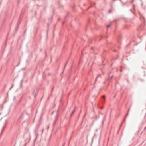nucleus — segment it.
<instances>
[{"instance_id": "6", "label": "nucleus", "mask_w": 146, "mask_h": 146, "mask_svg": "<svg viewBox=\"0 0 146 146\" xmlns=\"http://www.w3.org/2000/svg\"><path fill=\"white\" fill-rule=\"evenodd\" d=\"M113 77V74L112 73H110L109 75V78L111 79Z\"/></svg>"}, {"instance_id": "31", "label": "nucleus", "mask_w": 146, "mask_h": 146, "mask_svg": "<svg viewBox=\"0 0 146 146\" xmlns=\"http://www.w3.org/2000/svg\"><path fill=\"white\" fill-rule=\"evenodd\" d=\"M122 124L121 125H120V127H121V126H122Z\"/></svg>"}, {"instance_id": "11", "label": "nucleus", "mask_w": 146, "mask_h": 146, "mask_svg": "<svg viewBox=\"0 0 146 146\" xmlns=\"http://www.w3.org/2000/svg\"><path fill=\"white\" fill-rule=\"evenodd\" d=\"M138 39H139L140 40V41H139V42H140L141 41V39L140 37H139L137 36V40H138Z\"/></svg>"}, {"instance_id": "35", "label": "nucleus", "mask_w": 146, "mask_h": 146, "mask_svg": "<svg viewBox=\"0 0 146 146\" xmlns=\"http://www.w3.org/2000/svg\"><path fill=\"white\" fill-rule=\"evenodd\" d=\"M26 113L27 114V115H28V113Z\"/></svg>"}, {"instance_id": "15", "label": "nucleus", "mask_w": 146, "mask_h": 146, "mask_svg": "<svg viewBox=\"0 0 146 146\" xmlns=\"http://www.w3.org/2000/svg\"><path fill=\"white\" fill-rule=\"evenodd\" d=\"M38 129L37 128H36V130H35V134H36V135H37V132H36V131Z\"/></svg>"}, {"instance_id": "39", "label": "nucleus", "mask_w": 146, "mask_h": 146, "mask_svg": "<svg viewBox=\"0 0 146 146\" xmlns=\"http://www.w3.org/2000/svg\"><path fill=\"white\" fill-rule=\"evenodd\" d=\"M120 1H121V0H120Z\"/></svg>"}, {"instance_id": "4", "label": "nucleus", "mask_w": 146, "mask_h": 146, "mask_svg": "<svg viewBox=\"0 0 146 146\" xmlns=\"http://www.w3.org/2000/svg\"><path fill=\"white\" fill-rule=\"evenodd\" d=\"M6 124H5L4 125V127H3V128L2 129V131H1V133L0 134V135H1L2 134L3 132V130H4V129H5V128L6 127Z\"/></svg>"}, {"instance_id": "10", "label": "nucleus", "mask_w": 146, "mask_h": 146, "mask_svg": "<svg viewBox=\"0 0 146 146\" xmlns=\"http://www.w3.org/2000/svg\"><path fill=\"white\" fill-rule=\"evenodd\" d=\"M19 27V25H18V26L17 25L16 27V28H15V31H17L18 28Z\"/></svg>"}, {"instance_id": "30", "label": "nucleus", "mask_w": 146, "mask_h": 146, "mask_svg": "<svg viewBox=\"0 0 146 146\" xmlns=\"http://www.w3.org/2000/svg\"><path fill=\"white\" fill-rule=\"evenodd\" d=\"M143 131H142L141 132V134L142 133H143Z\"/></svg>"}, {"instance_id": "17", "label": "nucleus", "mask_w": 146, "mask_h": 146, "mask_svg": "<svg viewBox=\"0 0 146 146\" xmlns=\"http://www.w3.org/2000/svg\"><path fill=\"white\" fill-rule=\"evenodd\" d=\"M22 81H21V83H20V87H22V84H22Z\"/></svg>"}, {"instance_id": "36", "label": "nucleus", "mask_w": 146, "mask_h": 146, "mask_svg": "<svg viewBox=\"0 0 146 146\" xmlns=\"http://www.w3.org/2000/svg\"><path fill=\"white\" fill-rule=\"evenodd\" d=\"M93 48V47H92V48H91V49H92Z\"/></svg>"}, {"instance_id": "38", "label": "nucleus", "mask_w": 146, "mask_h": 146, "mask_svg": "<svg viewBox=\"0 0 146 146\" xmlns=\"http://www.w3.org/2000/svg\"><path fill=\"white\" fill-rule=\"evenodd\" d=\"M99 40H100V39H99Z\"/></svg>"}, {"instance_id": "37", "label": "nucleus", "mask_w": 146, "mask_h": 146, "mask_svg": "<svg viewBox=\"0 0 146 146\" xmlns=\"http://www.w3.org/2000/svg\"><path fill=\"white\" fill-rule=\"evenodd\" d=\"M133 1L132 2V3H133Z\"/></svg>"}, {"instance_id": "24", "label": "nucleus", "mask_w": 146, "mask_h": 146, "mask_svg": "<svg viewBox=\"0 0 146 146\" xmlns=\"http://www.w3.org/2000/svg\"><path fill=\"white\" fill-rule=\"evenodd\" d=\"M120 72H122V70L121 69V70H120Z\"/></svg>"}, {"instance_id": "3", "label": "nucleus", "mask_w": 146, "mask_h": 146, "mask_svg": "<svg viewBox=\"0 0 146 146\" xmlns=\"http://www.w3.org/2000/svg\"><path fill=\"white\" fill-rule=\"evenodd\" d=\"M21 17H20L18 21L17 24V25L18 26V25H19L21 21Z\"/></svg>"}, {"instance_id": "22", "label": "nucleus", "mask_w": 146, "mask_h": 146, "mask_svg": "<svg viewBox=\"0 0 146 146\" xmlns=\"http://www.w3.org/2000/svg\"><path fill=\"white\" fill-rule=\"evenodd\" d=\"M49 128V126H48L47 128V129L48 130Z\"/></svg>"}, {"instance_id": "28", "label": "nucleus", "mask_w": 146, "mask_h": 146, "mask_svg": "<svg viewBox=\"0 0 146 146\" xmlns=\"http://www.w3.org/2000/svg\"><path fill=\"white\" fill-rule=\"evenodd\" d=\"M146 129V127L144 128V130H145Z\"/></svg>"}, {"instance_id": "27", "label": "nucleus", "mask_w": 146, "mask_h": 146, "mask_svg": "<svg viewBox=\"0 0 146 146\" xmlns=\"http://www.w3.org/2000/svg\"><path fill=\"white\" fill-rule=\"evenodd\" d=\"M146 129V127L144 128V130H145Z\"/></svg>"}, {"instance_id": "18", "label": "nucleus", "mask_w": 146, "mask_h": 146, "mask_svg": "<svg viewBox=\"0 0 146 146\" xmlns=\"http://www.w3.org/2000/svg\"><path fill=\"white\" fill-rule=\"evenodd\" d=\"M109 13H111L112 12V11L111 10H110L108 11Z\"/></svg>"}, {"instance_id": "13", "label": "nucleus", "mask_w": 146, "mask_h": 146, "mask_svg": "<svg viewBox=\"0 0 146 146\" xmlns=\"http://www.w3.org/2000/svg\"><path fill=\"white\" fill-rule=\"evenodd\" d=\"M67 63V62H66L64 65V68H63V71L65 69V67Z\"/></svg>"}, {"instance_id": "20", "label": "nucleus", "mask_w": 146, "mask_h": 146, "mask_svg": "<svg viewBox=\"0 0 146 146\" xmlns=\"http://www.w3.org/2000/svg\"><path fill=\"white\" fill-rule=\"evenodd\" d=\"M102 98H103L104 99L105 98V96L103 95L102 96Z\"/></svg>"}, {"instance_id": "12", "label": "nucleus", "mask_w": 146, "mask_h": 146, "mask_svg": "<svg viewBox=\"0 0 146 146\" xmlns=\"http://www.w3.org/2000/svg\"><path fill=\"white\" fill-rule=\"evenodd\" d=\"M33 94L34 95V97H35L36 96V94L35 93V91H34L33 92Z\"/></svg>"}, {"instance_id": "21", "label": "nucleus", "mask_w": 146, "mask_h": 146, "mask_svg": "<svg viewBox=\"0 0 146 146\" xmlns=\"http://www.w3.org/2000/svg\"><path fill=\"white\" fill-rule=\"evenodd\" d=\"M65 142H64V144H63V145H62V146H64V145H65Z\"/></svg>"}, {"instance_id": "5", "label": "nucleus", "mask_w": 146, "mask_h": 146, "mask_svg": "<svg viewBox=\"0 0 146 146\" xmlns=\"http://www.w3.org/2000/svg\"><path fill=\"white\" fill-rule=\"evenodd\" d=\"M134 6H135V5L133 4V9H130V11H131L134 14H135L134 12Z\"/></svg>"}, {"instance_id": "9", "label": "nucleus", "mask_w": 146, "mask_h": 146, "mask_svg": "<svg viewBox=\"0 0 146 146\" xmlns=\"http://www.w3.org/2000/svg\"><path fill=\"white\" fill-rule=\"evenodd\" d=\"M75 108L74 109V110L72 111V112L71 113V115H70V117H71L72 116V115H73L74 112L75 111Z\"/></svg>"}, {"instance_id": "29", "label": "nucleus", "mask_w": 146, "mask_h": 146, "mask_svg": "<svg viewBox=\"0 0 146 146\" xmlns=\"http://www.w3.org/2000/svg\"><path fill=\"white\" fill-rule=\"evenodd\" d=\"M12 86H13V85ZM12 87H13V86H12V87H11L10 88V89H11Z\"/></svg>"}, {"instance_id": "1", "label": "nucleus", "mask_w": 146, "mask_h": 146, "mask_svg": "<svg viewBox=\"0 0 146 146\" xmlns=\"http://www.w3.org/2000/svg\"><path fill=\"white\" fill-rule=\"evenodd\" d=\"M139 13L140 15V20L141 22V27H143L145 24V19L143 16L140 14V12H139Z\"/></svg>"}, {"instance_id": "32", "label": "nucleus", "mask_w": 146, "mask_h": 146, "mask_svg": "<svg viewBox=\"0 0 146 146\" xmlns=\"http://www.w3.org/2000/svg\"><path fill=\"white\" fill-rule=\"evenodd\" d=\"M113 51H115H115H116L114 50H113Z\"/></svg>"}, {"instance_id": "16", "label": "nucleus", "mask_w": 146, "mask_h": 146, "mask_svg": "<svg viewBox=\"0 0 146 146\" xmlns=\"http://www.w3.org/2000/svg\"><path fill=\"white\" fill-rule=\"evenodd\" d=\"M141 129H142L141 127H139L138 132H139L140 131Z\"/></svg>"}, {"instance_id": "7", "label": "nucleus", "mask_w": 146, "mask_h": 146, "mask_svg": "<svg viewBox=\"0 0 146 146\" xmlns=\"http://www.w3.org/2000/svg\"><path fill=\"white\" fill-rule=\"evenodd\" d=\"M129 110H130V109H129L128 110V113H127V114H126V115H125V118H124V119L123 121H125V119H126V117L128 115V114H129V113H128V112H129Z\"/></svg>"}, {"instance_id": "8", "label": "nucleus", "mask_w": 146, "mask_h": 146, "mask_svg": "<svg viewBox=\"0 0 146 146\" xmlns=\"http://www.w3.org/2000/svg\"><path fill=\"white\" fill-rule=\"evenodd\" d=\"M101 76V74H99L98 75V76H97V77L96 78V80H95V82L94 83V84H95L96 82L97 81V78L99 77H100Z\"/></svg>"}, {"instance_id": "14", "label": "nucleus", "mask_w": 146, "mask_h": 146, "mask_svg": "<svg viewBox=\"0 0 146 146\" xmlns=\"http://www.w3.org/2000/svg\"><path fill=\"white\" fill-rule=\"evenodd\" d=\"M56 120L54 121V123H53V126H55V123L56 122Z\"/></svg>"}, {"instance_id": "23", "label": "nucleus", "mask_w": 146, "mask_h": 146, "mask_svg": "<svg viewBox=\"0 0 146 146\" xmlns=\"http://www.w3.org/2000/svg\"><path fill=\"white\" fill-rule=\"evenodd\" d=\"M27 144V143H25L24 146H25Z\"/></svg>"}, {"instance_id": "19", "label": "nucleus", "mask_w": 146, "mask_h": 146, "mask_svg": "<svg viewBox=\"0 0 146 146\" xmlns=\"http://www.w3.org/2000/svg\"><path fill=\"white\" fill-rule=\"evenodd\" d=\"M107 27H108V28L109 27H110V25H107Z\"/></svg>"}, {"instance_id": "26", "label": "nucleus", "mask_w": 146, "mask_h": 146, "mask_svg": "<svg viewBox=\"0 0 146 146\" xmlns=\"http://www.w3.org/2000/svg\"><path fill=\"white\" fill-rule=\"evenodd\" d=\"M101 108V109H103V107H101V108Z\"/></svg>"}, {"instance_id": "34", "label": "nucleus", "mask_w": 146, "mask_h": 146, "mask_svg": "<svg viewBox=\"0 0 146 146\" xmlns=\"http://www.w3.org/2000/svg\"><path fill=\"white\" fill-rule=\"evenodd\" d=\"M118 20V19H117L116 21H117Z\"/></svg>"}, {"instance_id": "25", "label": "nucleus", "mask_w": 146, "mask_h": 146, "mask_svg": "<svg viewBox=\"0 0 146 146\" xmlns=\"http://www.w3.org/2000/svg\"><path fill=\"white\" fill-rule=\"evenodd\" d=\"M43 131H44V130H43H43H42V133H43Z\"/></svg>"}, {"instance_id": "2", "label": "nucleus", "mask_w": 146, "mask_h": 146, "mask_svg": "<svg viewBox=\"0 0 146 146\" xmlns=\"http://www.w3.org/2000/svg\"><path fill=\"white\" fill-rule=\"evenodd\" d=\"M25 113V111H24L23 112V113H22V114H21V115L19 117V119H18V121H17L18 122V123L20 122V121L19 120L20 119H21L23 117L24 113Z\"/></svg>"}, {"instance_id": "33", "label": "nucleus", "mask_w": 146, "mask_h": 146, "mask_svg": "<svg viewBox=\"0 0 146 146\" xmlns=\"http://www.w3.org/2000/svg\"><path fill=\"white\" fill-rule=\"evenodd\" d=\"M53 88L52 89V90H53Z\"/></svg>"}]
</instances>
